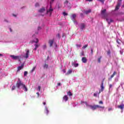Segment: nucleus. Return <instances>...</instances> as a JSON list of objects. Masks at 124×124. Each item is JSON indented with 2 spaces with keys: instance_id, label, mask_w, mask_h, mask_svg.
<instances>
[{
  "instance_id": "f257e3e1",
  "label": "nucleus",
  "mask_w": 124,
  "mask_h": 124,
  "mask_svg": "<svg viewBox=\"0 0 124 124\" xmlns=\"http://www.w3.org/2000/svg\"><path fill=\"white\" fill-rule=\"evenodd\" d=\"M83 103H85V104L86 105L87 107H90L91 108L92 110H93L94 111V110H96V109H97V108H101V109H104L105 108V107L104 106H100L99 105H94V106H92V105H88V103H87V102H81V104H83Z\"/></svg>"
},
{
  "instance_id": "f03ea898",
  "label": "nucleus",
  "mask_w": 124,
  "mask_h": 124,
  "mask_svg": "<svg viewBox=\"0 0 124 124\" xmlns=\"http://www.w3.org/2000/svg\"><path fill=\"white\" fill-rule=\"evenodd\" d=\"M16 86L18 89H24L25 92H28L27 86H26V85L23 84L20 78H18V81L17 82Z\"/></svg>"
},
{
  "instance_id": "7ed1b4c3",
  "label": "nucleus",
  "mask_w": 124,
  "mask_h": 124,
  "mask_svg": "<svg viewBox=\"0 0 124 124\" xmlns=\"http://www.w3.org/2000/svg\"><path fill=\"white\" fill-rule=\"evenodd\" d=\"M54 1H55V0H50V6H51L52 4H53V3L54 2ZM50 6L49 9L48 10L46 11V13L47 14H50V16H51V14H52V12H53V9H52L51 7Z\"/></svg>"
},
{
  "instance_id": "20e7f679",
  "label": "nucleus",
  "mask_w": 124,
  "mask_h": 124,
  "mask_svg": "<svg viewBox=\"0 0 124 124\" xmlns=\"http://www.w3.org/2000/svg\"><path fill=\"white\" fill-rule=\"evenodd\" d=\"M11 58L13 59V60H19V62L21 61L20 59H21V56H15V55H10Z\"/></svg>"
},
{
  "instance_id": "39448f33",
  "label": "nucleus",
  "mask_w": 124,
  "mask_h": 124,
  "mask_svg": "<svg viewBox=\"0 0 124 124\" xmlns=\"http://www.w3.org/2000/svg\"><path fill=\"white\" fill-rule=\"evenodd\" d=\"M104 83V80L102 81V83L101 85V91L100 90L99 91V93H100L101 92H103V90H104V86H103Z\"/></svg>"
},
{
  "instance_id": "423d86ee",
  "label": "nucleus",
  "mask_w": 124,
  "mask_h": 124,
  "mask_svg": "<svg viewBox=\"0 0 124 124\" xmlns=\"http://www.w3.org/2000/svg\"><path fill=\"white\" fill-rule=\"evenodd\" d=\"M24 65H25V64H24V63H22V64H21V66H18V67H17V72H19V71H20V70H22V69H23V68H24Z\"/></svg>"
},
{
  "instance_id": "0eeeda50",
  "label": "nucleus",
  "mask_w": 124,
  "mask_h": 124,
  "mask_svg": "<svg viewBox=\"0 0 124 124\" xmlns=\"http://www.w3.org/2000/svg\"><path fill=\"white\" fill-rule=\"evenodd\" d=\"M76 17H77L76 14H72V16H71V18L72 20V21H73V22L74 23H75V21H74V20H75Z\"/></svg>"
},
{
  "instance_id": "6e6552de",
  "label": "nucleus",
  "mask_w": 124,
  "mask_h": 124,
  "mask_svg": "<svg viewBox=\"0 0 124 124\" xmlns=\"http://www.w3.org/2000/svg\"><path fill=\"white\" fill-rule=\"evenodd\" d=\"M54 39H52V40H49L48 41V43L49 44L50 47H52L53 46V44H54Z\"/></svg>"
},
{
  "instance_id": "1a4fd4ad",
  "label": "nucleus",
  "mask_w": 124,
  "mask_h": 124,
  "mask_svg": "<svg viewBox=\"0 0 124 124\" xmlns=\"http://www.w3.org/2000/svg\"><path fill=\"white\" fill-rule=\"evenodd\" d=\"M38 11L40 13H43V12H45V11H46V10L45 9V7H42V8L40 9Z\"/></svg>"
},
{
  "instance_id": "9d476101",
  "label": "nucleus",
  "mask_w": 124,
  "mask_h": 124,
  "mask_svg": "<svg viewBox=\"0 0 124 124\" xmlns=\"http://www.w3.org/2000/svg\"><path fill=\"white\" fill-rule=\"evenodd\" d=\"M82 62L83 63H86L88 61V59L86 57H82L81 59Z\"/></svg>"
},
{
  "instance_id": "9b49d317",
  "label": "nucleus",
  "mask_w": 124,
  "mask_h": 124,
  "mask_svg": "<svg viewBox=\"0 0 124 124\" xmlns=\"http://www.w3.org/2000/svg\"><path fill=\"white\" fill-rule=\"evenodd\" d=\"M30 53V50H27L26 51V53L25 54V56H24V58H25V59H28V58H29V54Z\"/></svg>"
},
{
  "instance_id": "f8f14e48",
  "label": "nucleus",
  "mask_w": 124,
  "mask_h": 124,
  "mask_svg": "<svg viewBox=\"0 0 124 124\" xmlns=\"http://www.w3.org/2000/svg\"><path fill=\"white\" fill-rule=\"evenodd\" d=\"M67 100H68V97L67 96V95H65L63 97V101H65V102H66Z\"/></svg>"
},
{
  "instance_id": "ddd939ff",
  "label": "nucleus",
  "mask_w": 124,
  "mask_h": 124,
  "mask_svg": "<svg viewBox=\"0 0 124 124\" xmlns=\"http://www.w3.org/2000/svg\"><path fill=\"white\" fill-rule=\"evenodd\" d=\"M80 29L81 30V31H83L84 30V29H85V24L81 23L80 25Z\"/></svg>"
},
{
  "instance_id": "4468645a",
  "label": "nucleus",
  "mask_w": 124,
  "mask_h": 124,
  "mask_svg": "<svg viewBox=\"0 0 124 124\" xmlns=\"http://www.w3.org/2000/svg\"><path fill=\"white\" fill-rule=\"evenodd\" d=\"M120 6H121V3H118L115 7V10H119L120 8Z\"/></svg>"
},
{
  "instance_id": "2eb2a0df",
  "label": "nucleus",
  "mask_w": 124,
  "mask_h": 124,
  "mask_svg": "<svg viewBox=\"0 0 124 124\" xmlns=\"http://www.w3.org/2000/svg\"><path fill=\"white\" fill-rule=\"evenodd\" d=\"M72 73V70L69 69L67 72L65 74V75H69V74H71Z\"/></svg>"
},
{
  "instance_id": "dca6fc26",
  "label": "nucleus",
  "mask_w": 124,
  "mask_h": 124,
  "mask_svg": "<svg viewBox=\"0 0 124 124\" xmlns=\"http://www.w3.org/2000/svg\"><path fill=\"white\" fill-rule=\"evenodd\" d=\"M106 12V9H105L104 10H102L101 13V15H102L103 16H105Z\"/></svg>"
},
{
  "instance_id": "f3484780",
  "label": "nucleus",
  "mask_w": 124,
  "mask_h": 124,
  "mask_svg": "<svg viewBox=\"0 0 124 124\" xmlns=\"http://www.w3.org/2000/svg\"><path fill=\"white\" fill-rule=\"evenodd\" d=\"M45 113L46 115H48V114H49V110H48V108L47 107H46L45 108Z\"/></svg>"
},
{
  "instance_id": "a211bd4d",
  "label": "nucleus",
  "mask_w": 124,
  "mask_h": 124,
  "mask_svg": "<svg viewBox=\"0 0 124 124\" xmlns=\"http://www.w3.org/2000/svg\"><path fill=\"white\" fill-rule=\"evenodd\" d=\"M106 20L107 21L108 25H110V24H111V23L113 22V21L112 20V19H110V21H109V19L108 18H106Z\"/></svg>"
},
{
  "instance_id": "6ab92c4d",
  "label": "nucleus",
  "mask_w": 124,
  "mask_h": 124,
  "mask_svg": "<svg viewBox=\"0 0 124 124\" xmlns=\"http://www.w3.org/2000/svg\"><path fill=\"white\" fill-rule=\"evenodd\" d=\"M92 12V10L91 9L88 10V11H85V14L88 15L89 13H91Z\"/></svg>"
},
{
  "instance_id": "aec40b11",
  "label": "nucleus",
  "mask_w": 124,
  "mask_h": 124,
  "mask_svg": "<svg viewBox=\"0 0 124 124\" xmlns=\"http://www.w3.org/2000/svg\"><path fill=\"white\" fill-rule=\"evenodd\" d=\"M64 4L66 6H67V5H70V3L68 2V1L66 0L64 2Z\"/></svg>"
},
{
  "instance_id": "412c9836",
  "label": "nucleus",
  "mask_w": 124,
  "mask_h": 124,
  "mask_svg": "<svg viewBox=\"0 0 124 124\" xmlns=\"http://www.w3.org/2000/svg\"><path fill=\"white\" fill-rule=\"evenodd\" d=\"M116 74H117V73L116 71H114L113 72V74L111 76L110 79H112V78H113L114 77V76H115V75H116Z\"/></svg>"
},
{
  "instance_id": "4be33fe9",
  "label": "nucleus",
  "mask_w": 124,
  "mask_h": 124,
  "mask_svg": "<svg viewBox=\"0 0 124 124\" xmlns=\"http://www.w3.org/2000/svg\"><path fill=\"white\" fill-rule=\"evenodd\" d=\"M72 65H73V66H74V67H77L78 66V63H75L74 62H73L72 63Z\"/></svg>"
},
{
  "instance_id": "5701e85b",
  "label": "nucleus",
  "mask_w": 124,
  "mask_h": 124,
  "mask_svg": "<svg viewBox=\"0 0 124 124\" xmlns=\"http://www.w3.org/2000/svg\"><path fill=\"white\" fill-rule=\"evenodd\" d=\"M124 105L118 106V108H119L120 109H121V110H123V109H124Z\"/></svg>"
},
{
  "instance_id": "b1692460",
  "label": "nucleus",
  "mask_w": 124,
  "mask_h": 124,
  "mask_svg": "<svg viewBox=\"0 0 124 124\" xmlns=\"http://www.w3.org/2000/svg\"><path fill=\"white\" fill-rule=\"evenodd\" d=\"M34 46H35V48H34V50H35V51L37 50V48H38V47H39V45H37V44H35L34 45Z\"/></svg>"
},
{
  "instance_id": "393cba45",
  "label": "nucleus",
  "mask_w": 124,
  "mask_h": 124,
  "mask_svg": "<svg viewBox=\"0 0 124 124\" xmlns=\"http://www.w3.org/2000/svg\"><path fill=\"white\" fill-rule=\"evenodd\" d=\"M102 57L100 56L98 59V62H99V63H100V62H101V59H102Z\"/></svg>"
},
{
  "instance_id": "a878e982",
  "label": "nucleus",
  "mask_w": 124,
  "mask_h": 124,
  "mask_svg": "<svg viewBox=\"0 0 124 124\" xmlns=\"http://www.w3.org/2000/svg\"><path fill=\"white\" fill-rule=\"evenodd\" d=\"M67 95H69V96H72V93H71V92L70 91H69L67 93Z\"/></svg>"
},
{
  "instance_id": "bb28decb",
  "label": "nucleus",
  "mask_w": 124,
  "mask_h": 124,
  "mask_svg": "<svg viewBox=\"0 0 124 124\" xmlns=\"http://www.w3.org/2000/svg\"><path fill=\"white\" fill-rule=\"evenodd\" d=\"M44 68H46V69H47V68H48V64H45V65H44Z\"/></svg>"
},
{
  "instance_id": "cd10ccee",
  "label": "nucleus",
  "mask_w": 124,
  "mask_h": 124,
  "mask_svg": "<svg viewBox=\"0 0 124 124\" xmlns=\"http://www.w3.org/2000/svg\"><path fill=\"white\" fill-rule=\"evenodd\" d=\"M62 14H63V16H67V15H68V14L65 13V12H63Z\"/></svg>"
},
{
  "instance_id": "c85d7f7f",
  "label": "nucleus",
  "mask_w": 124,
  "mask_h": 124,
  "mask_svg": "<svg viewBox=\"0 0 124 124\" xmlns=\"http://www.w3.org/2000/svg\"><path fill=\"white\" fill-rule=\"evenodd\" d=\"M47 48V46H46V44H45L43 46V49H45Z\"/></svg>"
},
{
  "instance_id": "c756f323",
  "label": "nucleus",
  "mask_w": 124,
  "mask_h": 124,
  "mask_svg": "<svg viewBox=\"0 0 124 124\" xmlns=\"http://www.w3.org/2000/svg\"><path fill=\"white\" fill-rule=\"evenodd\" d=\"M58 9L62 8V4H58Z\"/></svg>"
},
{
  "instance_id": "7c9ffc66",
  "label": "nucleus",
  "mask_w": 124,
  "mask_h": 124,
  "mask_svg": "<svg viewBox=\"0 0 124 124\" xmlns=\"http://www.w3.org/2000/svg\"><path fill=\"white\" fill-rule=\"evenodd\" d=\"M116 42H117V43H118V44H121V40H120L118 39L116 41Z\"/></svg>"
},
{
  "instance_id": "2f4dec72",
  "label": "nucleus",
  "mask_w": 124,
  "mask_h": 124,
  "mask_svg": "<svg viewBox=\"0 0 124 124\" xmlns=\"http://www.w3.org/2000/svg\"><path fill=\"white\" fill-rule=\"evenodd\" d=\"M35 7H38V6H39V3H36L35 4Z\"/></svg>"
},
{
  "instance_id": "473e14b6",
  "label": "nucleus",
  "mask_w": 124,
  "mask_h": 124,
  "mask_svg": "<svg viewBox=\"0 0 124 124\" xmlns=\"http://www.w3.org/2000/svg\"><path fill=\"white\" fill-rule=\"evenodd\" d=\"M15 89H16V87L15 86H13V87L12 88V91H14V90H15Z\"/></svg>"
},
{
  "instance_id": "72a5a7b5",
  "label": "nucleus",
  "mask_w": 124,
  "mask_h": 124,
  "mask_svg": "<svg viewBox=\"0 0 124 124\" xmlns=\"http://www.w3.org/2000/svg\"><path fill=\"white\" fill-rule=\"evenodd\" d=\"M88 45H86L85 46H84L82 47L83 49H86V48H87V47H88Z\"/></svg>"
},
{
  "instance_id": "f704fd0d",
  "label": "nucleus",
  "mask_w": 124,
  "mask_h": 124,
  "mask_svg": "<svg viewBox=\"0 0 124 124\" xmlns=\"http://www.w3.org/2000/svg\"><path fill=\"white\" fill-rule=\"evenodd\" d=\"M36 68V67H33V68L32 69L31 72H33V71H34V70H35V68Z\"/></svg>"
},
{
  "instance_id": "c9c22d12",
  "label": "nucleus",
  "mask_w": 124,
  "mask_h": 124,
  "mask_svg": "<svg viewBox=\"0 0 124 124\" xmlns=\"http://www.w3.org/2000/svg\"><path fill=\"white\" fill-rule=\"evenodd\" d=\"M107 54L108 55H110L111 54V51L110 50V49H109L108 52H107Z\"/></svg>"
},
{
  "instance_id": "e433bc0d",
  "label": "nucleus",
  "mask_w": 124,
  "mask_h": 124,
  "mask_svg": "<svg viewBox=\"0 0 124 124\" xmlns=\"http://www.w3.org/2000/svg\"><path fill=\"white\" fill-rule=\"evenodd\" d=\"M91 55H93V48H91Z\"/></svg>"
},
{
  "instance_id": "4c0bfd02",
  "label": "nucleus",
  "mask_w": 124,
  "mask_h": 124,
  "mask_svg": "<svg viewBox=\"0 0 124 124\" xmlns=\"http://www.w3.org/2000/svg\"><path fill=\"white\" fill-rule=\"evenodd\" d=\"M28 75V72L25 71L24 72V76H27Z\"/></svg>"
},
{
  "instance_id": "58836bf2",
  "label": "nucleus",
  "mask_w": 124,
  "mask_h": 124,
  "mask_svg": "<svg viewBox=\"0 0 124 124\" xmlns=\"http://www.w3.org/2000/svg\"><path fill=\"white\" fill-rule=\"evenodd\" d=\"M33 42H35V43H38V39L36 38V41H34Z\"/></svg>"
},
{
  "instance_id": "ea45409f",
  "label": "nucleus",
  "mask_w": 124,
  "mask_h": 124,
  "mask_svg": "<svg viewBox=\"0 0 124 124\" xmlns=\"http://www.w3.org/2000/svg\"><path fill=\"white\" fill-rule=\"evenodd\" d=\"M99 0V1H100L101 2H102V3H104V0Z\"/></svg>"
},
{
  "instance_id": "a19ab883",
  "label": "nucleus",
  "mask_w": 124,
  "mask_h": 124,
  "mask_svg": "<svg viewBox=\"0 0 124 124\" xmlns=\"http://www.w3.org/2000/svg\"><path fill=\"white\" fill-rule=\"evenodd\" d=\"M99 104H103V102L102 101H100L99 102Z\"/></svg>"
},
{
  "instance_id": "79ce46f5",
  "label": "nucleus",
  "mask_w": 124,
  "mask_h": 124,
  "mask_svg": "<svg viewBox=\"0 0 124 124\" xmlns=\"http://www.w3.org/2000/svg\"><path fill=\"white\" fill-rule=\"evenodd\" d=\"M93 96H95V97H96V96H97V94L94 93L93 94Z\"/></svg>"
},
{
  "instance_id": "37998d69",
  "label": "nucleus",
  "mask_w": 124,
  "mask_h": 124,
  "mask_svg": "<svg viewBox=\"0 0 124 124\" xmlns=\"http://www.w3.org/2000/svg\"><path fill=\"white\" fill-rule=\"evenodd\" d=\"M62 72H63V73H65L66 72V70L63 69L62 70Z\"/></svg>"
},
{
  "instance_id": "c03bdc74",
  "label": "nucleus",
  "mask_w": 124,
  "mask_h": 124,
  "mask_svg": "<svg viewBox=\"0 0 124 124\" xmlns=\"http://www.w3.org/2000/svg\"><path fill=\"white\" fill-rule=\"evenodd\" d=\"M112 87H113V85L112 84H109V89H111V88H112Z\"/></svg>"
},
{
  "instance_id": "a18cd8bd",
  "label": "nucleus",
  "mask_w": 124,
  "mask_h": 124,
  "mask_svg": "<svg viewBox=\"0 0 124 124\" xmlns=\"http://www.w3.org/2000/svg\"><path fill=\"white\" fill-rule=\"evenodd\" d=\"M80 16H81V17H84V14H80Z\"/></svg>"
},
{
  "instance_id": "49530a36",
  "label": "nucleus",
  "mask_w": 124,
  "mask_h": 124,
  "mask_svg": "<svg viewBox=\"0 0 124 124\" xmlns=\"http://www.w3.org/2000/svg\"><path fill=\"white\" fill-rule=\"evenodd\" d=\"M41 88V87L40 86L38 87V89L39 91H40Z\"/></svg>"
},
{
  "instance_id": "de8ad7c7",
  "label": "nucleus",
  "mask_w": 124,
  "mask_h": 124,
  "mask_svg": "<svg viewBox=\"0 0 124 124\" xmlns=\"http://www.w3.org/2000/svg\"><path fill=\"white\" fill-rule=\"evenodd\" d=\"M43 104L44 105H46V102H43Z\"/></svg>"
},
{
  "instance_id": "09e8293b",
  "label": "nucleus",
  "mask_w": 124,
  "mask_h": 124,
  "mask_svg": "<svg viewBox=\"0 0 124 124\" xmlns=\"http://www.w3.org/2000/svg\"><path fill=\"white\" fill-rule=\"evenodd\" d=\"M58 86H61V82L58 83Z\"/></svg>"
},
{
  "instance_id": "8fccbe9b",
  "label": "nucleus",
  "mask_w": 124,
  "mask_h": 124,
  "mask_svg": "<svg viewBox=\"0 0 124 124\" xmlns=\"http://www.w3.org/2000/svg\"><path fill=\"white\" fill-rule=\"evenodd\" d=\"M36 94H37V95H38V97H39V93H36Z\"/></svg>"
},
{
  "instance_id": "3c124183",
  "label": "nucleus",
  "mask_w": 124,
  "mask_h": 124,
  "mask_svg": "<svg viewBox=\"0 0 124 124\" xmlns=\"http://www.w3.org/2000/svg\"><path fill=\"white\" fill-rule=\"evenodd\" d=\"M86 1H93V0H86Z\"/></svg>"
},
{
  "instance_id": "603ef678",
  "label": "nucleus",
  "mask_w": 124,
  "mask_h": 124,
  "mask_svg": "<svg viewBox=\"0 0 124 124\" xmlns=\"http://www.w3.org/2000/svg\"><path fill=\"white\" fill-rule=\"evenodd\" d=\"M65 35V34L64 33H63L62 35V37H64V36Z\"/></svg>"
},
{
  "instance_id": "864d4df0",
  "label": "nucleus",
  "mask_w": 124,
  "mask_h": 124,
  "mask_svg": "<svg viewBox=\"0 0 124 124\" xmlns=\"http://www.w3.org/2000/svg\"><path fill=\"white\" fill-rule=\"evenodd\" d=\"M110 110H112V108H108V111H110Z\"/></svg>"
},
{
  "instance_id": "5fc2aeb1",
  "label": "nucleus",
  "mask_w": 124,
  "mask_h": 124,
  "mask_svg": "<svg viewBox=\"0 0 124 124\" xmlns=\"http://www.w3.org/2000/svg\"><path fill=\"white\" fill-rule=\"evenodd\" d=\"M13 16H14V17H16V15L13 14Z\"/></svg>"
},
{
  "instance_id": "6e6d98bb",
  "label": "nucleus",
  "mask_w": 124,
  "mask_h": 124,
  "mask_svg": "<svg viewBox=\"0 0 124 124\" xmlns=\"http://www.w3.org/2000/svg\"><path fill=\"white\" fill-rule=\"evenodd\" d=\"M4 21H5V22H8V21L6 20V19L4 20Z\"/></svg>"
},
{
  "instance_id": "4d7b16f0",
  "label": "nucleus",
  "mask_w": 124,
  "mask_h": 124,
  "mask_svg": "<svg viewBox=\"0 0 124 124\" xmlns=\"http://www.w3.org/2000/svg\"><path fill=\"white\" fill-rule=\"evenodd\" d=\"M10 31L11 32L12 31V29H11V28H10Z\"/></svg>"
},
{
  "instance_id": "13d9d810",
  "label": "nucleus",
  "mask_w": 124,
  "mask_h": 124,
  "mask_svg": "<svg viewBox=\"0 0 124 124\" xmlns=\"http://www.w3.org/2000/svg\"><path fill=\"white\" fill-rule=\"evenodd\" d=\"M40 29H41L40 27H39L38 28V30H40Z\"/></svg>"
},
{
  "instance_id": "bf43d9fd",
  "label": "nucleus",
  "mask_w": 124,
  "mask_h": 124,
  "mask_svg": "<svg viewBox=\"0 0 124 124\" xmlns=\"http://www.w3.org/2000/svg\"><path fill=\"white\" fill-rule=\"evenodd\" d=\"M2 54H0V57H2Z\"/></svg>"
},
{
  "instance_id": "052dcab7",
  "label": "nucleus",
  "mask_w": 124,
  "mask_h": 124,
  "mask_svg": "<svg viewBox=\"0 0 124 124\" xmlns=\"http://www.w3.org/2000/svg\"><path fill=\"white\" fill-rule=\"evenodd\" d=\"M58 35L59 37H60V34H58Z\"/></svg>"
},
{
  "instance_id": "680f3d73",
  "label": "nucleus",
  "mask_w": 124,
  "mask_h": 124,
  "mask_svg": "<svg viewBox=\"0 0 124 124\" xmlns=\"http://www.w3.org/2000/svg\"><path fill=\"white\" fill-rule=\"evenodd\" d=\"M78 47H81V46H78Z\"/></svg>"
}]
</instances>
